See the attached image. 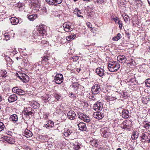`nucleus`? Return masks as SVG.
<instances>
[{"label": "nucleus", "mask_w": 150, "mask_h": 150, "mask_svg": "<svg viewBox=\"0 0 150 150\" xmlns=\"http://www.w3.org/2000/svg\"><path fill=\"white\" fill-rule=\"evenodd\" d=\"M120 67V66L118 62L115 61L110 62L108 65V68L109 71L112 72L117 71Z\"/></svg>", "instance_id": "f257e3e1"}, {"label": "nucleus", "mask_w": 150, "mask_h": 150, "mask_svg": "<svg viewBox=\"0 0 150 150\" xmlns=\"http://www.w3.org/2000/svg\"><path fill=\"white\" fill-rule=\"evenodd\" d=\"M63 26L64 30L66 32L71 31L74 28L73 24L69 22H65Z\"/></svg>", "instance_id": "f03ea898"}, {"label": "nucleus", "mask_w": 150, "mask_h": 150, "mask_svg": "<svg viewBox=\"0 0 150 150\" xmlns=\"http://www.w3.org/2000/svg\"><path fill=\"white\" fill-rule=\"evenodd\" d=\"M78 117L80 119L86 122H89L91 120L89 117L82 112H79L77 113Z\"/></svg>", "instance_id": "7ed1b4c3"}, {"label": "nucleus", "mask_w": 150, "mask_h": 150, "mask_svg": "<svg viewBox=\"0 0 150 150\" xmlns=\"http://www.w3.org/2000/svg\"><path fill=\"white\" fill-rule=\"evenodd\" d=\"M37 27V30L40 34L45 35H46V27L45 25L41 24Z\"/></svg>", "instance_id": "20e7f679"}, {"label": "nucleus", "mask_w": 150, "mask_h": 150, "mask_svg": "<svg viewBox=\"0 0 150 150\" xmlns=\"http://www.w3.org/2000/svg\"><path fill=\"white\" fill-rule=\"evenodd\" d=\"M101 89L99 85L96 84L93 85L91 89L92 93L93 94H97L100 91Z\"/></svg>", "instance_id": "39448f33"}, {"label": "nucleus", "mask_w": 150, "mask_h": 150, "mask_svg": "<svg viewBox=\"0 0 150 150\" xmlns=\"http://www.w3.org/2000/svg\"><path fill=\"white\" fill-rule=\"evenodd\" d=\"M55 82L58 84H60L63 81V77L62 74H57L54 78Z\"/></svg>", "instance_id": "423d86ee"}, {"label": "nucleus", "mask_w": 150, "mask_h": 150, "mask_svg": "<svg viewBox=\"0 0 150 150\" xmlns=\"http://www.w3.org/2000/svg\"><path fill=\"white\" fill-rule=\"evenodd\" d=\"M108 132V129L107 127L102 128L100 130V132L102 136L105 138L108 137L109 134Z\"/></svg>", "instance_id": "0eeeda50"}, {"label": "nucleus", "mask_w": 150, "mask_h": 150, "mask_svg": "<svg viewBox=\"0 0 150 150\" xmlns=\"http://www.w3.org/2000/svg\"><path fill=\"white\" fill-rule=\"evenodd\" d=\"M33 8V10H34V12H36L39 10L40 7V4L38 0H35L34 1L32 0Z\"/></svg>", "instance_id": "6e6552de"}, {"label": "nucleus", "mask_w": 150, "mask_h": 150, "mask_svg": "<svg viewBox=\"0 0 150 150\" xmlns=\"http://www.w3.org/2000/svg\"><path fill=\"white\" fill-rule=\"evenodd\" d=\"M63 134L65 137H68L71 136L73 134V132L71 129L65 128L63 132Z\"/></svg>", "instance_id": "1a4fd4ad"}, {"label": "nucleus", "mask_w": 150, "mask_h": 150, "mask_svg": "<svg viewBox=\"0 0 150 150\" xmlns=\"http://www.w3.org/2000/svg\"><path fill=\"white\" fill-rule=\"evenodd\" d=\"M46 2L50 5L56 6L61 3L63 0H45Z\"/></svg>", "instance_id": "9d476101"}, {"label": "nucleus", "mask_w": 150, "mask_h": 150, "mask_svg": "<svg viewBox=\"0 0 150 150\" xmlns=\"http://www.w3.org/2000/svg\"><path fill=\"white\" fill-rule=\"evenodd\" d=\"M93 108L96 111L101 110L103 108V105L101 102H97L94 104Z\"/></svg>", "instance_id": "9b49d317"}, {"label": "nucleus", "mask_w": 150, "mask_h": 150, "mask_svg": "<svg viewBox=\"0 0 150 150\" xmlns=\"http://www.w3.org/2000/svg\"><path fill=\"white\" fill-rule=\"evenodd\" d=\"M93 116L95 118L98 120L102 119L104 117L103 113L100 112H94Z\"/></svg>", "instance_id": "f8f14e48"}, {"label": "nucleus", "mask_w": 150, "mask_h": 150, "mask_svg": "<svg viewBox=\"0 0 150 150\" xmlns=\"http://www.w3.org/2000/svg\"><path fill=\"white\" fill-rule=\"evenodd\" d=\"M76 114L75 112L73 110H70L68 112L67 114V116L68 118L73 120L75 119Z\"/></svg>", "instance_id": "ddd939ff"}, {"label": "nucleus", "mask_w": 150, "mask_h": 150, "mask_svg": "<svg viewBox=\"0 0 150 150\" xmlns=\"http://www.w3.org/2000/svg\"><path fill=\"white\" fill-rule=\"evenodd\" d=\"M79 129L82 131H86L87 129L86 124L85 123L82 122L77 124Z\"/></svg>", "instance_id": "4468645a"}, {"label": "nucleus", "mask_w": 150, "mask_h": 150, "mask_svg": "<svg viewBox=\"0 0 150 150\" xmlns=\"http://www.w3.org/2000/svg\"><path fill=\"white\" fill-rule=\"evenodd\" d=\"M117 60L120 63H124L126 61L127 59L125 56L122 55H120L117 56Z\"/></svg>", "instance_id": "2eb2a0df"}, {"label": "nucleus", "mask_w": 150, "mask_h": 150, "mask_svg": "<svg viewBox=\"0 0 150 150\" xmlns=\"http://www.w3.org/2000/svg\"><path fill=\"white\" fill-rule=\"evenodd\" d=\"M32 108H31L29 107L26 108L24 112H23V113L25 115H33V112L32 111Z\"/></svg>", "instance_id": "dca6fc26"}, {"label": "nucleus", "mask_w": 150, "mask_h": 150, "mask_svg": "<svg viewBox=\"0 0 150 150\" xmlns=\"http://www.w3.org/2000/svg\"><path fill=\"white\" fill-rule=\"evenodd\" d=\"M129 112L127 110L124 109L122 110V116L125 119L128 118L129 117Z\"/></svg>", "instance_id": "f3484780"}, {"label": "nucleus", "mask_w": 150, "mask_h": 150, "mask_svg": "<svg viewBox=\"0 0 150 150\" xmlns=\"http://www.w3.org/2000/svg\"><path fill=\"white\" fill-rule=\"evenodd\" d=\"M23 135L27 138L33 136V133L31 131L26 129L23 132Z\"/></svg>", "instance_id": "a211bd4d"}, {"label": "nucleus", "mask_w": 150, "mask_h": 150, "mask_svg": "<svg viewBox=\"0 0 150 150\" xmlns=\"http://www.w3.org/2000/svg\"><path fill=\"white\" fill-rule=\"evenodd\" d=\"M96 72L100 76H103L105 74L104 71L102 68L99 67L96 69Z\"/></svg>", "instance_id": "6ab92c4d"}, {"label": "nucleus", "mask_w": 150, "mask_h": 150, "mask_svg": "<svg viewBox=\"0 0 150 150\" xmlns=\"http://www.w3.org/2000/svg\"><path fill=\"white\" fill-rule=\"evenodd\" d=\"M17 99V97L16 94L11 95L8 98V101L10 103L13 102L16 100Z\"/></svg>", "instance_id": "aec40b11"}, {"label": "nucleus", "mask_w": 150, "mask_h": 150, "mask_svg": "<svg viewBox=\"0 0 150 150\" xmlns=\"http://www.w3.org/2000/svg\"><path fill=\"white\" fill-rule=\"evenodd\" d=\"M4 139L6 141L10 144H13L15 142V139L10 137H4Z\"/></svg>", "instance_id": "412c9836"}, {"label": "nucleus", "mask_w": 150, "mask_h": 150, "mask_svg": "<svg viewBox=\"0 0 150 150\" xmlns=\"http://www.w3.org/2000/svg\"><path fill=\"white\" fill-rule=\"evenodd\" d=\"M11 22L13 25L17 24L19 22L18 19L16 18L12 17L10 18Z\"/></svg>", "instance_id": "4be33fe9"}, {"label": "nucleus", "mask_w": 150, "mask_h": 150, "mask_svg": "<svg viewBox=\"0 0 150 150\" xmlns=\"http://www.w3.org/2000/svg\"><path fill=\"white\" fill-rule=\"evenodd\" d=\"M135 4L137 8H140L142 7L143 2L141 0H135Z\"/></svg>", "instance_id": "5701e85b"}, {"label": "nucleus", "mask_w": 150, "mask_h": 150, "mask_svg": "<svg viewBox=\"0 0 150 150\" xmlns=\"http://www.w3.org/2000/svg\"><path fill=\"white\" fill-rule=\"evenodd\" d=\"M10 119V120L12 121L13 122H16L18 121V116L16 114H13L11 116Z\"/></svg>", "instance_id": "b1692460"}, {"label": "nucleus", "mask_w": 150, "mask_h": 150, "mask_svg": "<svg viewBox=\"0 0 150 150\" xmlns=\"http://www.w3.org/2000/svg\"><path fill=\"white\" fill-rule=\"evenodd\" d=\"M27 16L28 18L30 21H33L37 18V15L35 14L27 15Z\"/></svg>", "instance_id": "393cba45"}, {"label": "nucleus", "mask_w": 150, "mask_h": 150, "mask_svg": "<svg viewBox=\"0 0 150 150\" xmlns=\"http://www.w3.org/2000/svg\"><path fill=\"white\" fill-rule=\"evenodd\" d=\"M23 76H22L23 77L22 80V81H23L24 83L27 82L28 81L29 79V76L26 75L25 74H23Z\"/></svg>", "instance_id": "a878e982"}, {"label": "nucleus", "mask_w": 150, "mask_h": 150, "mask_svg": "<svg viewBox=\"0 0 150 150\" xmlns=\"http://www.w3.org/2000/svg\"><path fill=\"white\" fill-rule=\"evenodd\" d=\"M31 106L34 109L38 108L40 107V104L36 101L32 102L31 103Z\"/></svg>", "instance_id": "bb28decb"}, {"label": "nucleus", "mask_w": 150, "mask_h": 150, "mask_svg": "<svg viewBox=\"0 0 150 150\" xmlns=\"http://www.w3.org/2000/svg\"><path fill=\"white\" fill-rule=\"evenodd\" d=\"M144 127V128L147 129H150V122L145 121L143 123Z\"/></svg>", "instance_id": "cd10ccee"}, {"label": "nucleus", "mask_w": 150, "mask_h": 150, "mask_svg": "<svg viewBox=\"0 0 150 150\" xmlns=\"http://www.w3.org/2000/svg\"><path fill=\"white\" fill-rule=\"evenodd\" d=\"M122 38V36L120 33H118L117 35L114 36L112 39L113 40L117 41Z\"/></svg>", "instance_id": "c85d7f7f"}, {"label": "nucleus", "mask_w": 150, "mask_h": 150, "mask_svg": "<svg viewBox=\"0 0 150 150\" xmlns=\"http://www.w3.org/2000/svg\"><path fill=\"white\" fill-rule=\"evenodd\" d=\"M72 87L74 88V90L75 91H78L79 88V85L77 82L74 83L72 85Z\"/></svg>", "instance_id": "c756f323"}, {"label": "nucleus", "mask_w": 150, "mask_h": 150, "mask_svg": "<svg viewBox=\"0 0 150 150\" xmlns=\"http://www.w3.org/2000/svg\"><path fill=\"white\" fill-rule=\"evenodd\" d=\"M47 127H52L54 125V123L51 120H49L48 121L47 124L46 125Z\"/></svg>", "instance_id": "7c9ffc66"}, {"label": "nucleus", "mask_w": 150, "mask_h": 150, "mask_svg": "<svg viewBox=\"0 0 150 150\" xmlns=\"http://www.w3.org/2000/svg\"><path fill=\"white\" fill-rule=\"evenodd\" d=\"M80 144L78 142L76 143L74 145L73 150H78L80 148Z\"/></svg>", "instance_id": "2f4dec72"}, {"label": "nucleus", "mask_w": 150, "mask_h": 150, "mask_svg": "<svg viewBox=\"0 0 150 150\" xmlns=\"http://www.w3.org/2000/svg\"><path fill=\"white\" fill-rule=\"evenodd\" d=\"M91 145L93 146L97 147H98V144L97 143V140H93L91 142Z\"/></svg>", "instance_id": "473e14b6"}, {"label": "nucleus", "mask_w": 150, "mask_h": 150, "mask_svg": "<svg viewBox=\"0 0 150 150\" xmlns=\"http://www.w3.org/2000/svg\"><path fill=\"white\" fill-rule=\"evenodd\" d=\"M139 133L137 132H135L132 136V138L133 140L137 139L138 137Z\"/></svg>", "instance_id": "72a5a7b5"}, {"label": "nucleus", "mask_w": 150, "mask_h": 150, "mask_svg": "<svg viewBox=\"0 0 150 150\" xmlns=\"http://www.w3.org/2000/svg\"><path fill=\"white\" fill-rule=\"evenodd\" d=\"M49 57L47 56H45L44 57H43L42 59V64H46V62H47V61L49 60Z\"/></svg>", "instance_id": "f704fd0d"}, {"label": "nucleus", "mask_w": 150, "mask_h": 150, "mask_svg": "<svg viewBox=\"0 0 150 150\" xmlns=\"http://www.w3.org/2000/svg\"><path fill=\"white\" fill-rule=\"evenodd\" d=\"M105 98V99L108 101H110V100H115V99H117V98H116L115 97H111V96H107Z\"/></svg>", "instance_id": "c9c22d12"}, {"label": "nucleus", "mask_w": 150, "mask_h": 150, "mask_svg": "<svg viewBox=\"0 0 150 150\" xmlns=\"http://www.w3.org/2000/svg\"><path fill=\"white\" fill-rule=\"evenodd\" d=\"M33 35L32 36L34 39L36 40V41H37V36L38 35V33H37L35 31H34L33 32Z\"/></svg>", "instance_id": "e433bc0d"}, {"label": "nucleus", "mask_w": 150, "mask_h": 150, "mask_svg": "<svg viewBox=\"0 0 150 150\" xmlns=\"http://www.w3.org/2000/svg\"><path fill=\"white\" fill-rule=\"evenodd\" d=\"M127 121L123 122V126H122L121 127L125 129H128V127H129V126L127 125Z\"/></svg>", "instance_id": "4c0bfd02"}, {"label": "nucleus", "mask_w": 150, "mask_h": 150, "mask_svg": "<svg viewBox=\"0 0 150 150\" xmlns=\"http://www.w3.org/2000/svg\"><path fill=\"white\" fill-rule=\"evenodd\" d=\"M123 17L125 22L126 23L127 22L129 18V16L127 15L124 14L123 15Z\"/></svg>", "instance_id": "58836bf2"}, {"label": "nucleus", "mask_w": 150, "mask_h": 150, "mask_svg": "<svg viewBox=\"0 0 150 150\" xmlns=\"http://www.w3.org/2000/svg\"><path fill=\"white\" fill-rule=\"evenodd\" d=\"M145 84L147 87L150 88V78L147 79L145 80Z\"/></svg>", "instance_id": "ea45409f"}, {"label": "nucleus", "mask_w": 150, "mask_h": 150, "mask_svg": "<svg viewBox=\"0 0 150 150\" xmlns=\"http://www.w3.org/2000/svg\"><path fill=\"white\" fill-rule=\"evenodd\" d=\"M4 127L5 126L4 123L2 122H0V132L2 131Z\"/></svg>", "instance_id": "a19ab883"}, {"label": "nucleus", "mask_w": 150, "mask_h": 150, "mask_svg": "<svg viewBox=\"0 0 150 150\" xmlns=\"http://www.w3.org/2000/svg\"><path fill=\"white\" fill-rule=\"evenodd\" d=\"M147 138V134L145 133H143L142 136L141 137V138L142 139L146 140Z\"/></svg>", "instance_id": "79ce46f5"}, {"label": "nucleus", "mask_w": 150, "mask_h": 150, "mask_svg": "<svg viewBox=\"0 0 150 150\" xmlns=\"http://www.w3.org/2000/svg\"><path fill=\"white\" fill-rule=\"evenodd\" d=\"M66 39L67 40L69 41L71 39L73 40L74 38H73V36L72 35H70L67 36L66 38Z\"/></svg>", "instance_id": "37998d69"}, {"label": "nucleus", "mask_w": 150, "mask_h": 150, "mask_svg": "<svg viewBox=\"0 0 150 150\" xmlns=\"http://www.w3.org/2000/svg\"><path fill=\"white\" fill-rule=\"evenodd\" d=\"M1 73H2L1 76L3 78H5L7 76V72L6 71H2Z\"/></svg>", "instance_id": "c03bdc74"}, {"label": "nucleus", "mask_w": 150, "mask_h": 150, "mask_svg": "<svg viewBox=\"0 0 150 150\" xmlns=\"http://www.w3.org/2000/svg\"><path fill=\"white\" fill-rule=\"evenodd\" d=\"M4 36L5 37V39L6 41L9 40L10 38V36L8 33H6L4 34Z\"/></svg>", "instance_id": "a18cd8bd"}, {"label": "nucleus", "mask_w": 150, "mask_h": 150, "mask_svg": "<svg viewBox=\"0 0 150 150\" xmlns=\"http://www.w3.org/2000/svg\"><path fill=\"white\" fill-rule=\"evenodd\" d=\"M54 96L57 100H59L61 99V96L60 95L56 94L54 95Z\"/></svg>", "instance_id": "49530a36"}, {"label": "nucleus", "mask_w": 150, "mask_h": 150, "mask_svg": "<svg viewBox=\"0 0 150 150\" xmlns=\"http://www.w3.org/2000/svg\"><path fill=\"white\" fill-rule=\"evenodd\" d=\"M75 11L77 12V15L79 17H82V16L81 15H79V14L81 13L80 11L78 9H75Z\"/></svg>", "instance_id": "de8ad7c7"}, {"label": "nucleus", "mask_w": 150, "mask_h": 150, "mask_svg": "<svg viewBox=\"0 0 150 150\" xmlns=\"http://www.w3.org/2000/svg\"><path fill=\"white\" fill-rule=\"evenodd\" d=\"M18 89L17 87H14L12 89V91L17 93L18 92Z\"/></svg>", "instance_id": "09e8293b"}, {"label": "nucleus", "mask_w": 150, "mask_h": 150, "mask_svg": "<svg viewBox=\"0 0 150 150\" xmlns=\"http://www.w3.org/2000/svg\"><path fill=\"white\" fill-rule=\"evenodd\" d=\"M112 19L114 20V21L115 22V23L117 24L118 23V21H120L119 20L118 18L117 17H115V18H113Z\"/></svg>", "instance_id": "8fccbe9b"}, {"label": "nucleus", "mask_w": 150, "mask_h": 150, "mask_svg": "<svg viewBox=\"0 0 150 150\" xmlns=\"http://www.w3.org/2000/svg\"><path fill=\"white\" fill-rule=\"evenodd\" d=\"M23 92H24L21 89H18V92H17V93L20 95H21L23 94Z\"/></svg>", "instance_id": "3c124183"}, {"label": "nucleus", "mask_w": 150, "mask_h": 150, "mask_svg": "<svg viewBox=\"0 0 150 150\" xmlns=\"http://www.w3.org/2000/svg\"><path fill=\"white\" fill-rule=\"evenodd\" d=\"M118 23L119 24V27L120 28V29H122V21H118Z\"/></svg>", "instance_id": "603ef678"}, {"label": "nucleus", "mask_w": 150, "mask_h": 150, "mask_svg": "<svg viewBox=\"0 0 150 150\" xmlns=\"http://www.w3.org/2000/svg\"><path fill=\"white\" fill-rule=\"evenodd\" d=\"M70 95L71 96L70 97L72 98H76V95L75 94L71 93L70 94Z\"/></svg>", "instance_id": "864d4df0"}, {"label": "nucleus", "mask_w": 150, "mask_h": 150, "mask_svg": "<svg viewBox=\"0 0 150 150\" xmlns=\"http://www.w3.org/2000/svg\"><path fill=\"white\" fill-rule=\"evenodd\" d=\"M42 37H42V35L38 34V35L37 36V41L38 40H41Z\"/></svg>", "instance_id": "5fc2aeb1"}, {"label": "nucleus", "mask_w": 150, "mask_h": 150, "mask_svg": "<svg viewBox=\"0 0 150 150\" xmlns=\"http://www.w3.org/2000/svg\"><path fill=\"white\" fill-rule=\"evenodd\" d=\"M21 75V73H20V72H18V73H17L16 74V76L17 77H18L19 78V77H20V76Z\"/></svg>", "instance_id": "6e6d98bb"}, {"label": "nucleus", "mask_w": 150, "mask_h": 150, "mask_svg": "<svg viewBox=\"0 0 150 150\" xmlns=\"http://www.w3.org/2000/svg\"><path fill=\"white\" fill-rule=\"evenodd\" d=\"M90 98V99H91L93 100H96V99L94 98V96H91Z\"/></svg>", "instance_id": "4d7b16f0"}, {"label": "nucleus", "mask_w": 150, "mask_h": 150, "mask_svg": "<svg viewBox=\"0 0 150 150\" xmlns=\"http://www.w3.org/2000/svg\"><path fill=\"white\" fill-rule=\"evenodd\" d=\"M122 93V96H121V98H124L126 97V95L124 92Z\"/></svg>", "instance_id": "13d9d810"}, {"label": "nucleus", "mask_w": 150, "mask_h": 150, "mask_svg": "<svg viewBox=\"0 0 150 150\" xmlns=\"http://www.w3.org/2000/svg\"><path fill=\"white\" fill-rule=\"evenodd\" d=\"M23 73H21V75L20 76V77H19V78L21 80H22V79L23 77L22 76H23Z\"/></svg>", "instance_id": "bf43d9fd"}, {"label": "nucleus", "mask_w": 150, "mask_h": 150, "mask_svg": "<svg viewBox=\"0 0 150 150\" xmlns=\"http://www.w3.org/2000/svg\"><path fill=\"white\" fill-rule=\"evenodd\" d=\"M125 34L127 35H130L129 33L127 31L125 32Z\"/></svg>", "instance_id": "052dcab7"}, {"label": "nucleus", "mask_w": 150, "mask_h": 150, "mask_svg": "<svg viewBox=\"0 0 150 150\" xmlns=\"http://www.w3.org/2000/svg\"><path fill=\"white\" fill-rule=\"evenodd\" d=\"M122 93H121V94L119 93L118 95V96H120V98H121V96H122Z\"/></svg>", "instance_id": "680f3d73"}, {"label": "nucleus", "mask_w": 150, "mask_h": 150, "mask_svg": "<svg viewBox=\"0 0 150 150\" xmlns=\"http://www.w3.org/2000/svg\"><path fill=\"white\" fill-rule=\"evenodd\" d=\"M2 100V98L0 96V102H1Z\"/></svg>", "instance_id": "e2e57ef3"}, {"label": "nucleus", "mask_w": 150, "mask_h": 150, "mask_svg": "<svg viewBox=\"0 0 150 150\" xmlns=\"http://www.w3.org/2000/svg\"><path fill=\"white\" fill-rule=\"evenodd\" d=\"M2 106V105L0 104V110H1V109Z\"/></svg>", "instance_id": "0e129e2a"}, {"label": "nucleus", "mask_w": 150, "mask_h": 150, "mask_svg": "<svg viewBox=\"0 0 150 150\" xmlns=\"http://www.w3.org/2000/svg\"><path fill=\"white\" fill-rule=\"evenodd\" d=\"M72 35L73 36V38H74V37H75L76 36L75 35Z\"/></svg>", "instance_id": "69168bd1"}, {"label": "nucleus", "mask_w": 150, "mask_h": 150, "mask_svg": "<svg viewBox=\"0 0 150 150\" xmlns=\"http://www.w3.org/2000/svg\"><path fill=\"white\" fill-rule=\"evenodd\" d=\"M117 150H122V149H121L120 148H118V149H117Z\"/></svg>", "instance_id": "338daca9"}, {"label": "nucleus", "mask_w": 150, "mask_h": 150, "mask_svg": "<svg viewBox=\"0 0 150 150\" xmlns=\"http://www.w3.org/2000/svg\"><path fill=\"white\" fill-rule=\"evenodd\" d=\"M21 7L23 8H24V6L23 5L22 6H21Z\"/></svg>", "instance_id": "774afa93"}]
</instances>
